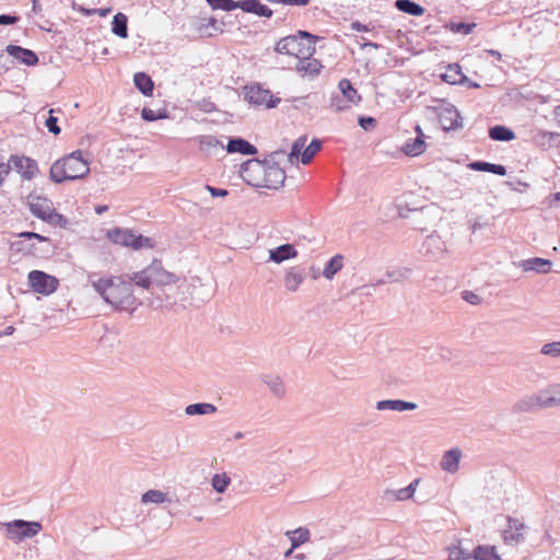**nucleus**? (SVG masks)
Returning <instances> with one entry per match:
<instances>
[{
    "label": "nucleus",
    "instance_id": "f257e3e1",
    "mask_svg": "<svg viewBox=\"0 0 560 560\" xmlns=\"http://www.w3.org/2000/svg\"><path fill=\"white\" fill-rule=\"evenodd\" d=\"M285 151L271 152L264 161L253 159L241 165V175L253 187L279 189L287 178L285 172L279 166L278 158L284 156Z\"/></svg>",
    "mask_w": 560,
    "mask_h": 560
},
{
    "label": "nucleus",
    "instance_id": "f03ea898",
    "mask_svg": "<svg viewBox=\"0 0 560 560\" xmlns=\"http://www.w3.org/2000/svg\"><path fill=\"white\" fill-rule=\"evenodd\" d=\"M91 283L104 301L115 308L129 310L136 302L130 281H125L119 277H110L100 278L91 281Z\"/></svg>",
    "mask_w": 560,
    "mask_h": 560
},
{
    "label": "nucleus",
    "instance_id": "7ed1b4c3",
    "mask_svg": "<svg viewBox=\"0 0 560 560\" xmlns=\"http://www.w3.org/2000/svg\"><path fill=\"white\" fill-rule=\"evenodd\" d=\"M316 36L306 31H299L296 35H290L281 38L276 45V51L287 54L299 59L298 70H308L305 67L307 58L315 52Z\"/></svg>",
    "mask_w": 560,
    "mask_h": 560
},
{
    "label": "nucleus",
    "instance_id": "20e7f679",
    "mask_svg": "<svg viewBox=\"0 0 560 560\" xmlns=\"http://www.w3.org/2000/svg\"><path fill=\"white\" fill-rule=\"evenodd\" d=\"M90 166L81 150H75L67 156L55 161L49 171V178L57 184L85 177Z\"/></svg>",
    "mask_w": 560,
    "mask_h": 560
},
{
    "label": "nucleus",
    "instance_id": "39448f33",
    "mask_svg": "<svg viewBox=\"0 0 560 560\" xmlns=\"http://www.w3.org/2000/svg\"><path fill=\"white\" fill-rule=\"evenodd\" d=\"M106 236L114 244L130 247L135 250L154 247V241L152 238L136 234L130 229L114 228L107 231Z\"/></svg>",
    "mask_w": 560,
    "mask_h": 560
},
{
    "label": "nucleus",
    "instance_id": "423d86ee",
    "mask_svg": "<svg viewBox=\"0 0 560 560\" xmlns=\"http://www.w3.org/2000/svg\"><path fill=\"white\" fill-rule=\"evenodd\" d=\"M1 526L5 528V537L16 542L35 537L43 528L39 522L24 520L2 523Z\"/></svg>",
    "mask_w": 560,
    "mask_h": 560
},
{
    "label": "nucleus",
    "instance_id": "0eeeda50",
    "mask_svg": "<svg viewBox=\"0 0 560 560\" xmlns=\"http://www.w3.org/2000/svg\"><path fill=\"white\" fill-rule=\"evenodd\" d=\"M306 140V136H301L292 143L291 152L288 154V160L291 164H293L294 160H298L300 155L301 162L303 164H308L314 155L320 151L322 141L319 139H313L304 149Z\"/></svg>",
    "mask_w": 560,
    "mask_h": 560
},
{
    "label": "nucleus",
    "instance_id": "6e6552de",
    "mask_svg": "<svg viewBox=\"0 0 560 560\" xmlns=\"http://www.w3.org/2000/svg\"><path fill=\"white\" fill-rule=\"evenodd\" d=\"M27 279L32 290L43 295L52 294L59 287V280L56 277L40 270H32Z\"/></svg>",
    "mask_w": 560,
    "mask_h": 560
},
{
    "label": "nucleus",
    "instance_id": "1a4fd4ad",
    "mask_svg": "<svg viewBox=\"0 0 560 560\" xmlns=\"http://www.w3.org/2000/svg\"><path fill=\"white\" fill-rule=\"evenodd\" d=\"M550 402L551 401L548 400V392L545 388L538 393L526 395L525 397L520 399L515 404L514 410L516 412H535L540 409L550 408Z\"/></svg>",
    "mask_w": 560,
    "mask_h": 560
},
{
    "label": "nucleus",
    "instance_id": "9d476101",
    "mask_svg": "<svg viewBox=\"0 0 560 560\" xmlns=\"http://www.w3.org/2000/svg\"><path fill=\"white\" fill-rule=\"evenodd\" d=\"M244 98L249 104L256 106H266L267 108H275L280 98H273L269 90L262 89L259 84L245 88Z\"/></svg>",
    "mask_w": 560,
    "mask_h": 560
},
{
    "label": "nucleus",
    "instance_id": "9b49d317",
    "mask_svg": "<svg viewBox=\"0 0 560 560\" xmlns=\"http://www.w3.org/2000/svg\"><path fill=\"white\" fill-rule=\"evenodd\" d=\"M499 520L505 521L506 523L505 527L501 530L502 539L506 545H517L523 541V530L525 528L524 523H522L517 518L503 515H499L495 517L497 523L499 522Z\"/></svg>",
    "mask_w": 560,
    "mask_h": 560
},
{
    "label": "nucleus",
    "instance_id": "f8f14e48",
    "mask_svg": "<svg viewBox=\"0 0 560 560\" xmlns=\"http://www.w3.org/2000/svg\"><path fill=\"white\" fill-rule=\"evenodd\" d=\"M439 122L443 130H456L462 128V118L457 109L452 106H442L438 110Z\"/></svg>",
    "mask_w": 560,
    "mask_h": 560
},
{
    "label": "nucleus",
    "instance_id": "ddd939ff",
    "mask_svg": "<svg viewBox=\"0 0 560 560\" xmlns=\"http://www.w3.org/2000/svg\"><path fill=\"white\" fill-rule=\"evenodd\" d=\"M421 252L429 259H440L446 252V244L440 235L430 234L425 237Z\"/></svg>",
    "mask_w": 560,
    "mask_h": 560
},
{
    "label": "nucleus",
    "instance_id": "4468645a",
    "mask_svg": "<svg viewBox=\"0 0 560 560\" xmlns=\"http://www.w3.org/2000/svg\"><path fill=\"white\" fill-rule=\"evenodd\" d=\"M8 163L25 179H32L38 172L36 161L31 158L12 155Z\"/></svg>",
    "mask_w": 560,
    "mask_h": 560
},
{
    "label": "nucleus",
    "instance_id": "2eb2a0df",
    "mask_svg": "<svg viewBox=\"0 0 560 560\" xmlns=\"http://www.w3.org/2000/svg\"><path fill=\"white\" fill-rule=\"evenodd\" d=\"M27 199L31 212L43 221L54 209L51 200L46 197L30 195Z\"/></svg>",
    "mask_w": 560,
    "mask_h": 560
},
{
    "label": "nucleus",
    "instance_id": "dca6fc26",
    "mask_svg": "<svg viewBox=\"0 0 560 560\" xmlns=\"http://www.w3.org/2000/svg\"><path fill=\"white\" fill-rule=\"evenodd\" d=\"M463 453L458 447H453L446 451L440 462V467L443 471L448 474H455L459 469V463L462 459Z\"/></svg>",
    "mask_w": 560,
    "mask_h": 560
},
{
    "label": "nucleus",
    "instance_id": "f3484780",
    "mask_svg": "<svg viewBox=\"0 0 560 560\" xmlns=\"http://www.w3.org/2000/svg\"><path fill=\"white\" fill-rule=\"evenodd\" d=\"M5 51L26 66H35L38 63L37 55L31 49L18 45H8Z\"/></svg>",
    "mask_w": 560,
    "mask_h": 560
},
{
    "label": "nucleus",
    "instance_id": "a211bd4d",
    "mask_svg": "<svg viewBox=\"0 0 560 560\" xmlns=\"http://www.w3.org/2000/svg\"><path fill=\"white\" fill-rule=\"evenodd\" d=\"M260 381L267 385L271 394L281 399L285 396V386L282 378L277 374L264 373L260 375Z\"/></svg>",
    "mask_w": 560,
    "mask_h": 560
},
{
    "label": "nucleus",
    "instance_id": "6ab92c4d",
    "mask_svg": "<svg viewBox=\"0 0 560 560\" xmlns=\"http://www.w3.org/2000/svg\"><path fill=\"white\" fill-rule=\"evenodd\" d=\"M150 269H154L152 271V281L159 285H166L176 282L177 277L163 269L160 260H153V262L149 266Z\"/></svg>",
    "mask_w": 560,
    "mask_h": 560
},
{
    "label": "nucleus",
    "instance_id": "aec40b11",
    "mask_svg": "<svg viewBox=\"0 0 560 560\" xmlns=\"http://www.w3.org/2000/svg\"><path fill=\"white\" fill-rule=\"evenodd\" d=\"M240 9L260 18H271L273 13L272 10L266 4H262L260 0H241Z\"/></svg>",
    "mask_w": 560,
    "mask_h": 560
},
{
    "label": "nucleus",
    "instance_id": "412c9836",
    "mask_svg": "<svg viewBox=\"0 0 560 560\" xmlns=\"http://www.w3.org/2000/svg\"><path fill=\"white\" fill-rule=\"evenodd\" d=\"M305 280V275L302 268L291 267L284 275V288L290 292H295Z\"/></svg>",
    "mask_w": 560,
    "mask_h": 560
},
{
    "label": "nucleus",
    "instance_id": "4be33fe9",
    "mask_svg": "<svg viewBox=\"0 0 560 560\" xmlns=\"http://www.w3.org/2000/svg\"><path fill=\"white\" fill-rule=\"evenodd\" d=\"M298 250L292 244H282L273 249L269 250V259L276 264H281L284 260L295 258Z\"/></svg>",
    "mask_w": 560,
    "mask_h": 560
},
{
    "label": "nucleus",
    "instance_id": "5701e85b",
    "mask_svg": "<svg viewBox=\"0 0 560 560\" xmlns=\"http://www.w3.org/2000/svg\"><path fill=\"white\" fill-rule=\"evenodd\" d=\"M229 153H241L244 155H254L257 153L255 145L243 138H230L226 144Z\"/></svg>",
    "mask_w": 560,
    "mask_h": 560
},
{
    "label": "nucleus",
    "instance_id": "b1692460",
    "mask_svg": "<svg viewBox=\"0 0 560 560\" xmlns=\"http://www.w3.org/2000/svg\"><path fill=\"white\" fill-rule=\"evenodd\" d=\"M551 260L539 257L521 261V267L524 271H535L537 273H548L551 269Z\"/></svg>",
    "mask_w": 560,
    "mask_h": 560
},
{
    "label": "nucleus",
    "instance_id": "393cba45",
    "mask_svg": "<svg viewBox=\"0 0 560 560\" xmlns=\"http://www.w3.org/2000/svg\"><path fill=\"white\" fill-rule=\"evenodd\" d=\"M417 404L405 401L400 399H385L376 402V409L382 410H394V411H408L415 410Z\"/></svg>",
    "mask_w": 560,
    "mask_h": 560
},
{
    "label": "nucleus",
    "instance_id": "a878e982",
    "mask_svg": "<svg viewBox=\"0 0 560 560\" xmlns=\"http://www.w3.org/2000/svg\"><path fill=\"white\" fill-rule=\"evenodd\" d=\"M135 86L144 95L151 96L154 90V82L145 72H137L133 75Z\"/></svg>",
    "mask_w": 560,
    "mask_h": 560
},
{
    "label": "nucleus",
    "instance_id": "bb28decb",
    "mask_svg": "<svg viewBox=\"0 0 560 560\" xmlns=\"http://www.w3.org/2000/svg\"><path fill=\"white\" fill-rule=\"evenodd\" d=\"M199 148L207 154H213L217 150H223V143L212 135H205L199 137Z\"/></svg>",
    "mask_w": 560,
    "mask_h": 560
},
{
    "label": "nucleus",
    "instance_id": "cd10ccee",
    "mask_svg": "<svg viewBox=\"0 0 560 560\" xmlns=\"http://www.w3.org/2000/svg\"><path fill=\"white\" fill-rule=\"evenodd\" d=\"M425 149H427V143H425L424 139L415 138V139H409L408 141H406L401 148V151L407 156H418V155L422 154L425 151Z\"/></svg>",
    "mask_w": 560,
    "mask_h": 560
},
{
    "label": "nucleus",
    "instance_id": "c85d7f7f",
    "mask_svg": "<svg viewBox=\"0 0 560 560\" xmlns=\"http://www.w3.org/2000/svg\"><path fill=\"white\" fill-rule=\"evenodd\" d=\"M340 94L345 96L352 105H358L361 102V95L352 86V83L348 79H342L338 84Z\"/></svg>",
    "mask_w": 560,
    "mask_h": 560
},
{
    "label": "nucleus",
    "instance_id": "c756f323",
    "mask_svg": "<svg viewBox=\"0 0 560 560\" xmlns=\"http://www.w3.org/2000/svg\"><path fill=\"white\" fill-rule=\"evenodd\" d=\"M112 32L120 38L128 37V18L121 12L114 15L112 22Z\"/></svg>",
    "mask_w": 560,
    "mask_h": 560
},
{
    "label": "nucleus",
    "instance_id": "7c9ffc66",
    "mask_svg": "<svg viewBox=\"0 0 560 560\" xmlns=\"http://www.w3.org/2000/svg\"><path fill=\"white\" fill-rule=\"evenodd\" d=\"M395 8L413 16H421L424 13V8L412 0H396Z\"/></svg>",
    "mask_w": 560,
    "mask_h": 560
},
{
    "label": "nucleus",
    "instance_id": "2f4dec72",
    "mask_svg": "<svg viewBox=\"0 0 560 560\" xmlns=\"http://www.w3.org/2000/svg\"><path fill=\"white\" fill-rule=\"evenodd\" d=\"M217 411V407L210 402H196L190 404L185 408L187 416H203L211 415Z\"/></svg>",
    "mask_w": 560,
    "mask_h": 560
},
{
    "label": "nucleus",
    "instance_id": "473e14b6",
    "mask_svg": "<svg viewBox=\"0 0 560 560\" xmlns=\"http://www.w3.org/2000/svg\"><path fill=\"white\" fill-rule=\"evenodd\" d=\"M343 267V256L338 254L330 258L323 270V277L331 280Z\"/></svg>",
    "mask_w": 560,
    "mask_h": 560
},
{
    "label": "nucleus",
    "instance_id": "72a5a7b5",
    "mask_svg": "<svg viewBox=\"0 0 560 560\" xmlns=\"http://www.w3.org/2000/svg\"><path fill=\"white\" fill-rule=\"evenodd\" d=\"M443 81L450 84H457L463 81L465 75L460 71V67L457 63H451L447 66L445 73L441 74Z\"/></svg>",
    "mask_w": 560,
    "mask_h": 560
},
{
    "label": "nucleus",
    "instance_id": "f704fd0d",
    "mask_svg": "<svg viewBox=\"0 0 560 560\" xmlns=\"http://www.w3.org/2000/svg\"><path fill=\"white\" fill-rule=\"evenodd\" d=\"M152 271H154V269H150L148 266L143 270L135 272L131 278V281L143 289H149L150 285L153 283L151 278Z\"/></svg>",
    "mask_w": 560,
    "mask_h": 560
},
{
    "label": "nucleus",
    "instance_id": "c9c22d12",
    "mask_svg": "<svg viewBox=\"0 0 560 560\" xmlns=\"http://www.w3.org/2000/svg\"><path fill=\"white\" fill-rule=\"evenodd\" d=\"M513 139H515V132L511 128L502 125L492 126V140L508 142Z\"/></svg>",
    "mask_w": 560,
    "mask_h": 560
},
{
    "label": "nucleus",
    "instance_id": "e433bc0d",
    "mask_svg": "<svg viewBox=\"0 0 560 560\" xmlns=\"http://www.w3.org/2000/svg\"><path fill=\"white\" fill-rule=\"evenodd\" d=\"M213 10L232 11L240 9L241 0H206Z\"/></svg>",
    "mask_w": 560,
    "mask_h": 560
},
{
    "label": "nucleus",
    "instance_id": "4c0bfd02",
    "mask_svg": "<svg viewBox=\"0 0 560 560\" xmlns=\"http://www.w3.org/2000/svg\"><path fill=\"white\" fill-rule=\"evenodd\" d=\"M352 104L340 93L332 94L330 97L329 108L336 113L351 108Z\"/></svg>",
    "mask_w": 560,
    "mask_h": 560
},
{
    "label": "nucleus",
    "instance_id": "58836bf2",
    "mask_svg": "<svg viewBox=\"0 0 560 560\" xmlns=\"http://www.w3.org/2000/svg\"><path fill=\"white\" fill-rule=\"evenodd\" d=\"M231 483V478L225 474H215L211 479V486L218 493H224Z\"/></svg>",
    "mask_w": 560,
    "mask_h": 560
},
{
    "label": "nucleus",
    "instance_id": "ea45409f",
    "mask_svg": "<svg viewBox=\"0 0 560 560\" xmlns=\"http://www.w3.org/2000/svg\"><path fill=\"white\" fill-rule=\"evenodd\" d=\"M167 500V494L161 490H149L141 497L142 503H163Z\"/></svg>",
    "mask_w": 560,
    "mask_h": 560
},
{
    "label": "nucleus",
    "instance_id": "a19ab883",
    "mask_svg": "<svg viewBox=\"0 0 560 560\" xmlns=\"http://www.w3.org/2000/svg\"><path fill=\"white\" fill-rule=\"evenodd\" d=\"M292 534L293 535L290 538L292 548H298L310 539V530L307 528L300 527Z\"/></svg>",
    "mask_w": 560,
    "mask_h": 560
},
{
    "label": "nucleus",
    "instance_id": "79ce46f5",
    "mask_svg": "<svg viewBox=\"0 0 560 560\" xmlns=\"http://www.w3.org/2000/svg\"><path fill=\"white\" fill-rule=\"evenodd\" d=\"M540 353L552 359L560 358V341L545 343L540 348Z\"/></svg>",
    "mask_w": 560,
    "mask_h": 560
},
{
    "label": "nucleus",
    "instance_id": "37998d69",
    "mask_svg": "<svg viewBox=\"0 0 560 560\" xmlns=\"http://www.w3.org/2000/svg\"><path fill=\"white\" fill-rule=\"evenodd\" d=\"M548 392V400L551 402L549 404L550 408L559 407L560 406V384H553L546 388Z\"/></svg>",
    "mask_w": 560,
    "mask_h": 560
},
{
    "label": "nucleus",
    "instance_id": "c03bdc74",
    "mask_svg": "<svg viewBox=\"0 0 560 560\" xmlns=\"http://www.w3.org/2000/svg\"><path fill=\"white\" fill-rule=\"evenodd\" d=\"M471 555L459 546H454L452 548H448V559L450 560H464V559H470Z\"/></svg>",
    "mask_w": 560,
    "mask_h": 560
},
{
    "label": "nucleus",
    "instance_id": "a18cd8bd",
    "mask_svg": "<svg viewBox=\"0 0 560 560\" xmlns=\"http://www.w3.org/2000/svg\"><path fill=\"white\" fill-rule=\"evenodd\" d=\"M44 221L55 226H65L68 223V220L62 214L56 212L55 209L50 211Z\"/></svg>",
    "mask_w": 560,
    "mask_h": 560
},
{
    "label": "nucleus",
    "instance_id": "49530a36",
    "mask_svg": "<svg viewBox=\"0 0 560 560\" xmlns=\"http://www.w3.org/2000/svg\"><path fill=\"white\" fill-rule=\"evenodd\" d=\"M55 109L49 110V116L45 120V126L49 130V132L54 133L55 136L60 133V128L58 126V118L54 116Z\"/></svg>",
    "mask_w": 560,
    "mask_h": 560
},
{
    "label": "nucleus",
    "instance_id": "de8ad7c7",
    "mask_svg": "<svg viewBox=\"0 0 560 560\" xmlns=\"http://www.w3.org/2000/svg\"><path fill=\"white\" fill-rule=\"evenodd\" d=\"M470 555L476 560H490V547L478 546Z\"/></svg>",
    "mask_w": 560,
    "mask_h": 560
},
{
    "label": "nucleus",
    "instance_id": "09e8293b",
    "mask_svg": "<svg viewBox=\"0 0 560 560\" xmlns=\"http://www.w3.org/2000/svg\"><path fill=\"white\" fill-rule=\"evenodd\" d=\"M460 295L464 301H466L467 303H469L471 305H479L482 301L480 295H478L477 293L469 291V290H464L460 293Z\"/></svg>",
    "mask_w": 560,
    "mask_h": 560
},
{
    "label": "nucleus",
    "instance_id": "8fccbe9b",
    "mask_svg": "<svg viewBox=\"0 0 560 560\" xmlns=\"http://www.w3.org/2000/svg\"><path fill=\"white\" fill-rule=\"evenodd\" d=\"M141 117L145 121H155V120L164 118L166 116L162 113H156L151 108L144 107L141 112Z\"/></svg>",
    "mask_w": 560,
    "mask_h": 560
},
{
    "label": "nucleus",
    "instance_id": "3c124183",
    "mask_svg": "<svg viewBox=\"0 0 560 560\" xmlns=\"http://www.w3.org/2000/svg\"><path fill=\"white\" fill-rule=\"evenodd\" d=\"M387 495H390L392 498L399 501H404L411 498L410 490H408L406 487L398 490L387 491Z\"/></svg>",
    "mask_w": 560,
    "mask_h": 560
},
{
    "label": "nucleus",
    "instance_id": "603ef678",
    "mask_svg": "<svg viewBox=\"0 0 560 560\" xmlns=\"http://www.w3.org/2000/svg\"><path fill=\"white\" fill-rule=\"evenodd\" d=\"M411 272V269L409 268H402V269H399V270H395L393 272H387L386 273V277L389 279V280H393V281H399L404 278H407Z\"/></svg>",
    "mask_w": 560,
    "mask_h": 560
},
{
    "label": "nucleus",
    "instance_id": "864d4df0",
    "mask_svg": "<svg viewBox=\"0 0 560 560\" xmlns=\"http://www.w3.org/2000/svg\"><path fill=\"white\" fill-rule=\"evenodd\" d=\"M467 167L472 171L490 173V162L475 161L467 164Z\"/></svg>",
    "mask_w": 560,
    "mask_h": 560
},
{
    "label": "nucleus",
    "instance_id": "5fc2aeb1",
    "mask_svg": "<svg viewBox=\"0 0 560 560\" xmlns=\"http://www.w3.org/2000/svg\"><path fill=\"white\" fill-rule=\"evenodd\" d=\"M474 26H475V24H467V23L459 22V23H453L451 26V30L456 33L469 34Z\"/></svg>",
    "mask_w": 560,
    "mask_h": 560
},
{
    "label": "nucleus",
    "instance_id": "6e6d98bb",
    "mask_svg": "<svg viewBox=\"0 0 560 560\" xmlns=\"http://www.w3.org/2000/svg\"><path fill=\"white\" fill-rule=\"evenodd\" d=\"M305 67L308 68V70H303L304 72L317 74L319 72L320 65L316 59H311V57H308Z\"/></svg>",
    "mask_w": 560,
    "mask_h": 560
},
{
    "label": "nucleus",
    "instance_id": "4d7b16f0",
    "mask_svg": "<svg viewBox=\"0 0 560 560\" xmlns=\"http://www.w3.org/2000/svg\"><path fill=\"white\" fill-rule=\"evenodd\" d=\"M359 125L364 130H369L376 125V120L373 117L361 116L359 117Z\"/></svg>",
    "mask_w": 560,
    "mask_h": 560
},
{
    "label": "nucleus",
    "instance_id": "13d9d810",
    "mask_svg": "<svg viewBox=\"0 0 560 560\" xmlns=\"http://www.w3.org/2000/svg\"><path fill=\"white\" fill-rule=\"evenodd\" d=\"M206 189L210 192L212 197H226L229 191L226 189L212 187L210 185H206Z\"/></svg>",
    "mask_w": 560,
    "mask_h": 560
},
{
    "label": "nucleus",
    "instance_id": "bf43d9fd",
    "mask_svg": "<svg viewBox=\"0 0 560 560\" xmlns=\"http://www.w3.org/2000/svg\"><path fill=\"white\" fill-rule=\"evenodd\" d=\"M20 237H25V238H28V240H32V238H35V240H38L39 242H49V238L46 237V236H43L38 233H35V232H22L19 234Z\"/></svg>",
    "mask_w": 560,
    "mask_h": 560
},
{
    "label": "nucleus",
    "instance_id": "052dcab7",
    "mask_svg": "<svg viewBox=\"0 0 560 560\" xmlns=\"http://www.w3.org/2000/svg\"><path fill=\"white\" fill-rule=\"evenodd\" d=\"M19 21L16 15L0 14V25H12Z\"/></svg>",
    "mask_w": 560,
    "mask_h": 560
},
{
    "label": "nucleus",
    "instance_id": "680f3d73",
    "mask_svg": "<svg viewBox=\"0 0 560 560\" xmlns=\"http://www.w3.org/2000/svg\"><path fill=\"white\" fill-rule=\"evenodd\" d=\"M110 11H112L110 8H100V9L84 10V13L86 15L96 13L100 16L105 18L110 13Z\"/></svg>",
    "mask_w": 560,
    "mask_h": 560
},
{
    "label": "nucleus",
    "instance_id": "e2e57ef3",
    "mask_svg": "<svg viewBox=\"0 0 560 560\" xmlns=\"http://www.w3.org/2000/svg\"><path fill=\"white\" fill-rule=\"evenodd\" d=\"M12 166L10 163H0V186H2L4 177L10 173Z\"/></svg>",
    "mask_w": 560,
    "mask_h": 560
},
{
    "label": "nucleus",
    "instance_id": "0e129e2a",
    "mask_svg": "<svg viewBox=\"0 0 560 560\" xmlns=\"http://www.w3.org/2000/svg\"><path fill=\"white\" fill-rule=\"evenodd\" d=\"M351 30L357 32H368L370 28L368 25L360 23L359 21L351 23Z\"/></svg>",
    "mask_w": 560,
    "mask_h": 560
},
{
    "label": "nucleus",
    "instance_id": "69168bd1",
    "mask_svg": "<svg viewBox=\"0 0 560 560\" xmlns=\"http://www.w3.org/2000/svg\"><path fill=\"white\" fill-rule=\"evenodd\" d=\"M505 173H506V170L503 165L492 163V174L503 176V175H505Z\"/></svg>",
    "mask_w": 560,
    "mask_h": 560
},
{
    "label": "nucleus",
    "instance_id": "338daca9",
    "mask_svg": "<svg viewBox=\"0 0 560 560\" xmlns=\"http://www.w3.org/2000/svg\"><path fill=\"white\" fill-rule=\"evenodd\" d=\"M558 202H560V191L551 195L548 200L549 207H557Z\"/></svg>",
    "mask_w": 560,
    "mask_h": 560
},
{
    "label": "nucleus",
    "instance_id": "774afa93",
    "mask_svg": "<svg viewBox=\"0 0 560 560\" xmlns=\"http://www.w3.org/2000/svg\"><path fill=\"white\" fill-rule=\"evenodd\" d=\"M419 485V479H415L413 481H411L406 488L408 490H410V494L411 497L413 495L416 489H417V486Z\"/></svg>",
    "mask_w": 560,
    "mask_h": 560
}]
</instances>
